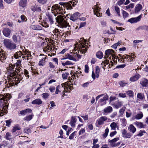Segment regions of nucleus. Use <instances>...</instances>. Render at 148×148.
<instances>
[{
  "label": "nucleus",
  "mask_w": 148,
  "mask_h": 148,
  "mask_svg": "<svg viewBox=\"0 0 148 148\" xmlns=\"http://www.w3.org/2000/svg\"><path fill=\"white\" fill-rule=\"evenodd\" d=\"M15 64H9L8 67L7 78L8 80V83L6 87L8 88L17 85L22 80L21 78L18 76V73L20 72L17 70H14Z\"/></svg>",
  "instance_id": "nucleus-1"
},
{
  "label": "nucleus",
  "mask_w": 148,
  "mask_h": 148,
  "mask_svg": "<svg viewBox=\"0 0 148 148\" xmlns=\"http://www.w3.org/2000/svg\"><path fill=\"white\" fill-rule=\"evenodd\" d=\"M11 97L8 93L0 94V113L3 115L8 112L9 101Z\"/></svg>",
  "instance_id": "nucleus-2"
},
{
  "label": "nucleus",
  "mask_w": 148,
  "mask_h": 148,
  "mask_svg": "<svg viewBox=\"0 0 148 148\" xmlns=\"http://www.w3.org/2000/svg\"><path fill=\"white\" fill-rule=\"evenodd\" d=\"M73 4L74 2L73 3L71 1L69 2L68 3L60 2L59 4L61 5V6L56 4L52 6V10L57 12V14H63L65 13L64 11L65 9L64 8L63 9L62 6H63L64 8H66L67 10L71 9L72 8L71 4L73 5Z\"/></svg>",
  "instance_id": "nucleus-3"
},
{
  "label": "nucleus",
  "mask_w": 148,
  "mask_h": 148,
  "mask_svg": "<svg viewBox=\"0 0 148 148\" xmlns=\"http://www.w3.org/2000/svg\"><path fill=\"white\" fill-rule=\"evenodd\" d=\"M86 42L84 38H81L79 42H76L75 45L74 51L77 50L78 53L81 54L85 53L87 51L88 47L86 45Z\"/></svg>",
  "instance_id": "nucleus-4"
},
{
  "label": "nucleus",
  "mask_w": 148,
  "mask_h": 148,
  "mask_svg": "<svg viewBox=\"0 0 148 148\" xmlns=\"http://www.w3.org/2000/svg\"><path fill=\"white\" fill-rule=\"evenodd\" d=\"M116 54L115 51L112 49H108L106 50L105 51V56L104 57L105 58H108L110 59V62L111 63V64H109V68L111 67L113 65V63L112 62L111 60V57H112V59L113 61L115 62L114 59H115L116 57L115 55Z\"/></svg>",
  "instance_id": "nucleus-5"
},
{
  "label": "nucleus",
  "mask_w": 148,
  "mask_h": 148,
  "mask_svg": "<svg viewBox=\"0 0 148 148\" xmlns=\"http://www.w3.org/2000/svg\"><path fill=\"white\" fill-rule=\"evenodd\" d=\"M57 22L58 23L59 26L62 28L69 27L70 25L67 21L64 20L63 16L61 15H58L56 18Z\"/></svg>",
  "instance_id": "nucleus-6"
},
{
  "label": "nucleus",
  "mask_w": 148,
  "mask_h": 148,
  "mask_svg": "<svg viewBox=\"0 0 148 148\" xmlns=\"http://www.w3.org/2000/svg\"><path fill=\"white\" fill-rule=\"evenodd\" d=\"M4 44L6 48L11 50L16 49V44L13 42L9 39H5L4 40Z\"/></svg>",
  "instance_id": "nucleus-7"
},
{
  "label": "nucleus",
  "mask_w": 148,
  "mask_h": 148,
  "mask_svg": "<svg viewBox=\"0 0 148 148\" xmlns=\"http://www.w3.org/2000/svg\"><path fill=\"white\" fill-rule=\"evenodd\" d=\"M40 60L39 61L38 64L40 66H43L46 64L47 61L48 57L47 56L41 54L40 56Z\"/></svg>",
  "instance_id": "nucleus-8"
},
{
  "label": "nucleus",
  "mask_w": 148,
  "mask_h": 148,
  "mask_svg": "<svg viewBox=\"0 0 148 148\" xmlns=\"http://www.w3.org/2000/svg\"><path fill=\"white\" fill-rule=\"evenodd\" d=\"M21 128L18 124H16L13 127L11 130V132L13 135L15 136L21 134V132L19 131Z\"/></svg>",
  "instance_id": "nucleus-9"
},
{
  "label": "nucleus",
  "mask_w": 148,
  "mask_h": 148,
  "mask_svg": "<svg viewBox=\"0 0 148 148\" xmlns=\"http://www.w3.org/2000/svg\"><path fill=\"white\" fill-rule=\"evenodd\" d=\"M23 56L22 58L25 60H28V54L27 53H26L25 54L22 53L21 51H19L16 53L14 55V58L16 59H18L19 58H21L22 56Z\"/></svg>",
  "instance_id": "nucleus-10"
},
{
  "label": "nucleus",
  "mask_w": 148,
  "mask_h": 148,
  "mask_svg": "<svg viewBox=\"0 0 148 148\" xmlns=\"http://www.w3.org/2000/svg\"><path fill=\"white\" fill-rule=\"evenodd\" d=\"M122 136L124 138H130L132 135L131 133L127 132L125 129L121 130Z\"/></svg>",
  "instance_id": "nucleus-11"
},
{
  "label": "nucleus",
  "mask_w": 148,
  "mask_h": 148,
  "mask_svg": "<svg viewBox=\"0 0 148 148\" xmlns=\"http://www.w3.org/2000/svg\"><path fill=\"white\" fill-rule=\"evenodd\" d=\"M100 71V70L99 67L98 66H96L95 67L96 76L94 72L93 71H92V77L94 79H95L96 77L97 78H98L99 77V75Z\"/></svg>",
  "instance_id": "nucleus-12"
},
{
  "label": "nucleus",
  "mask_w": 148,
  "mask_h": 148,
  "mask_svg": "<svg viewBox=\"0 0 148 148\" xmlns=\"http://www.w3.org/2000/svg\"><path fill=\"white\" fill-rule=\"evenodd\" d=\"M92 9L94 10V13L96 15L97 17L101 16V13L99 12L100 8L99 6L95 5L93 7Z\"/></svg>",
  "instance_id": "nucleus-13"
},
{
  "label": "nucleus",
  "mask_w": 148,
  "mask_h": 148,
  "mask_svg": "<svg viewBox=\"0 0 148 148\" xmlns=\"http://www.w3.org/2000/svg\"><path fill=\"white\" fill-rule=\"evenodd\" d=\"M141 17L142 14H140L137 17L131 18L129 19L127 21L131 23H136L140 21Z\"/></svg>",
  "instance_id": "nucleus-14"
},
{
  "label": "nucleus",
  "mask_w": 148,
  "mask_h": 148,
  "mask_svg": "<svg viewBox=\"0 0 148 148\" xmlns=\"http://www.w3.org/2000/svg\"><path fill=\"white\" fill-rule=\"evenodd\" d=\"M108 118L106 116H102L101 117L97 120V123L99 125H101L103 124L105 121L107 120Z\"/></svg>",
  "instance_id": "nucleus-15"
},
{
  "label": "nucleus",
  "mask_w": 148,
  "mask_h": 148,
  "mask_svg": "<svg viewBox=\"0 0 148 148\" xmlns=\"http://www.w3.org/2000/svg\"><path fill=\"white\" fill-rule=\"evenodd\" d=\"M12 39L13 41L16 44H19L21 41V38L18 34L16 33L12 36Z\"/></svg>",
  "instance_id": "nucleus-16"
},
{
  "label": "nucleus",
  "mask_w": 148,
  "mask_h": 148,
  "mask_svg": "<svg viewBox=\"0 0 148 148\" xmlns=\"http://www.w3.org/2000/svg\"><path fill=\"white\" fill-rule=\"evenodd\" d=\"M143 8V7L141 4L138 3L136 4L134 8V13L135 14H139Z\"/></svg>",
  "instance_id": "nucleus-17"
},
{
  "label": "nucleus",
  "mask_w": 148,
  "mask_h": 148,
  "mask_svg": "<svg viewBox=\"0 0 148 148\" xmlns=\"http://www.w3.org/2000/svg\"><path fill=\"white\" fill-rule=\"evenodd\" d=\"M80 14L78 12H76L74 14H71L70 17V19L73 21L77 20L80 16Z\"/></svg>",
  "instance_id": "nucleus-18"
},
{
  "label": "nucleus",
  "mask_w": 148,
  "mask_h": 148,
  "mask_svg": "<svg viewBox=\"0 0 148 148\" xmlns=\"http://www.w3.org/2000/svg\"><path fill=\"white\" fill-rule=\"evenodd\" d=\"M28 66H30V69L31 72L32 73V75H35L36 74L37 72L36 71V68L34 66V63H32L30 62H28Z\"/></svg>",
  "instance_id": "nucleus-19"
},
{
  "label": "nucleus",
  "mask_w": 148,
  "mask_h": 148,
  "mask_svg": "<svg viewBox=\"0 0 148 148\" xmlns=\"http://www.w3.org/2000/svg\"><path fill=\"white\" fill-rule=\"evenodd\" d=\"M134 124L136 127L140 129L145 128L147 126L146 125L143 124V123L138 121L135 122Z\"/></svg>",
  "instance_id": "nucleus-20"
},
{
  "label": "nucleus",
  "mask_w": 148,
  "mask_h": 148,
  "mask_svg": "<svg viewBox=\"0 0 148 148\" xmlns=\"http://www.w3.org/2000/svg\"><path fill=\"white\" fill-rule=\"evenodd\" d=\"M113 109L111 106H108L103 109V114L106 115L109 113H110L112 111Z\"/></svg>",
  "instance_id": "nucleus-21"
},
{
  "label": "nucleus",
  "mask_w": 148,
  "mask_h": 148,
  "mask_svg": "<svg viewBox=\"0 0 148 148\" xmlns=\"http://www.w3.org/2000/svg\"><path fill=\"white\" fill-rule=\"evenodd\" d=\"M77 121V119L75 116H72L71 117L70 124L71 126L73 127H74L75 126V123Z\"/></svg>",
  "instance_id": "nucleus-22"
},
{
  "label": "nucleus",
  "mask_w": 148,
  "mask_h": 148,
  "mask_svg": "<svg viewBox=\"0 0 148 148\" xmlns=\"http://www.w3.org/2000/svg\"><path fill=\"white\" fill-rule=\"evenodd\" d=\"M2 32L5 36L8 37L10 34L11 30L9 28H6L3 29Z\"/></svg>",
  "instance_id": "nucleus-23"
},
{
  "label": "nucleus",
  "mask_w": 148,
  "mask_h": 148,
  "mask_svg": "<svg viewBox=\"0 0 148 148\" xmlns=\"http://www.w3.org/2000/svg\"><path fill=\"white\" fill-rule=\"evenodd\" d=\"M63 90V86L62 84L61 85H58L56 87L55 94H58L59 92H61L62 90L63 92L64 91Z\"/></svg>",
  "instance_id": "nucleus-24"
},
{
  "label": "nucleus",
  "mask_w": 148,
  "mask_h": 148,
  "mask_svg": "<svg viewBox=\"0 0 148 148\" xmlns=\"http://www.w3.org/2000/svg\"><path fill=\"white\" fill-rule=\"evenodd\" d=\"M62 84L63 86L64 90L66 92L69 91L71 90V86H70L69 85H68L67 83L65 82V83H63Z\"/></svg>",
  "instance_id": "nucleus-25"
},
{
  "label": "nucleus",
  "mask_w": 148,
  "mask_h": 148,
  "mask_svg": "<svg viewBox=\"0 0 148 148\" xmlns=\"http://www.w3.org/2000/svg\"><path fill=\"white\" fill-rule=\"evenodd\" d=\"M108 99V96L107 95H105L103 98L100 100L99 103L101 106H103L106 103V101Z\"/></svg>",
  "instance_id": "nucleus-26"
},
{
  "label": "nucleus",
  "mask_w": 148,
  "mask_h": 148,
  "mask_svg": "<svg viewBox=\"0 0 148 148\" xmlns=\"http://www.w3.org/2000/svg\"><path fill=\"white\" fill-rule=\"evenodd\" d=\"M128 130L131 133L134 134L136 131V129L132 125H130L128 127Z\"/></svg>",
  "instance_id": "nucleus-27"
},
{
  "label": "nucleus",
  "mask_w": 148,
  "mask_h": 148,
  "mask_svg": "<svg viewBox=\"0 0 148 148\" xmlns=\"http://www.w3.org/2000/svg\"><path fill=\"white\" fill-rule=\"evenodd\" d=\"M21 60H17V62L14 64H15L16 66V69L17 70V71L20 72L21 68L19 67L21 66Z\"/></svg>",
  "instance_id": "nucleus-28"
},
{
  "label": "nucleus",
  "mask_w": 148,
  "mask_h": 148,
  "mask_svg": "<svg viewBox=\"0 0 148 148\" xmlns=\"http://www.w3.org/2000/svg\"><path fill=\"white\" fill-rule=\"evenodd\" d=\"M119 138H114L112 140H110L108 141L111 145L112 147H116V145H115V143L119 140Z\"/></svg>",
  "instance_id": "nucleus-29"
},
{
  "label": "nucleus",
  "mask_w": 148,
  "mask_h": 148,
  "mask_svg": "<svg viewBox=\"0 0 148 148\" xmlns=\"http://www.w3.org/2000/svg\"><path fill=\"white\" fill-rule=\"evenodd\" d=\"M140 84L143 87H146L148 84V80L146 79H144L142 80Z\"/></svg>",
  "instance_id": "nucleus-30"
},
{
  "label": "nucleus",
  "mask_w": 148,
  "mask_h": 148,
  "mask_svg": "<svg viewBox=\"0 0 148 148\" xmlns=\"http://www.w3.org/2000/svg\"><path fill=\"white\" fill-rule=\"evenodd\" d=\"M140 76V75L139 74H136L130 78V81L132 82L136 81L139 78Z\"/></svg>",
  "instance_id": "nucleus-31"
},
{
  "label": "nucleus",
  "mask_w": 148,
  "mask_h": 148,
  "mask_svg": "<svg viewBox=\"0 0 148 148\" xmlns=\"http://www.w3.org/2000/svg\"><path fill=\"white\" fill-rule=\"evenodd\" d=\"M59 30L57 29H55L53 31V33L54 35L52 34L51 35V37L53 39H56L57 38V35H58V33Z\"/></svg>",
  "instance_id": "nucleus-32"
},
{
  "label": "nucleus",
  "mask_w": 148,
  "mask_h": 148,
  "mask_svg": "<svg viewBox=\"0 0 148 148\" xmlns=\"http://www.w3.org/2000/svg\"><path fill=\"white\" fill-rule=\"evenodd\" d=\"M123 105V102L122 101H118L116 103H114L113 105L114 106V108L118 109L121 107Z\"/></svg>",
  "instance_id": "nucleus-33"
},
{
  "label": "nucleus",
  "mask_w": 148,
  "mask_h": 148,
  "mask_svg": "<svg viewBox=\"0 0 148 148\" xmlns=\"http://www.w3.org/2000/svg\"><path fill=\"white\" fill-rule=\"evenodd\" d=\"M30 28L36 30H40L42 29V27L38 25H32L30 26Z\"/></svg>",
  "instance_id": "nucleus-34"
},
{
  "label": "nucleus",
  "mask_w": 148,
  "mask_h": 148,
  "mask_svg": "<svg viewBox=\"0 0 148 148\" xmlns=\"http://www.w3.org/2000/svg\"><path fill=\"white\" fill-rule=\"evenodd\" d=\"M6 57L5 54L4 53H0V61L2 62H4V60L6 59Z\"/></svg>",
  "instance_id": "nucleus-35"
},
{
  "label": "nucleus",
  "mask_w": 148,
  "mask_h": 148,
  "mask_svg": "<svg viewBox=\"0 0 148 148\" xmlns=\"http://www.w3.org/2000/svg\"><path fill=\"white\" fill-rule=\"evenodd\" d=\"M110 127H111V130H115L116 128L118 129L119 128V126L117 125V124L114 122L111 123L110 125Z\"/></svg>",
  "instance_id": "nucleus-36"
},
{
  "label": "nucleus",
  "mask_w": 148,
  "mask_h": 148,
  "mask_svg": "<svg viewBox=\"0 0 148 148\" xmlns=\"http://www.w3.org/2000/svg\"><path fill=\"white\" fill-rule=\"evenodd\" d=\"M27 0H21L19 2V4L20 6L24 8L26 5Z\"/></svg>",
  "instance_id": "nucleus-37"
},
{
  "label": "nucleus",
  "mask_w": 148,
  "mask_h": 148,
  "mask_svg": "<svg viewBox=\"0 0 148 148\" xmlns=\"http://www.w3.org/2000/svg\"><path fill=\"white\" fill-rule=\"evenodd\" d=\"M73 58H74V61H76L78 60V59H80L81 58V56L77 53V52L74 53L73 55Z\"/></svg>",
  "instance_id": "nucleus-38"
},
{
  "label": "nucleus",
  "mask_w": 148,
  "mask_h": 148,
  "mask_svg": "<svg viewBox=\"0 0 148 148\" xmlns=\"http://www.w3.org/2000/svg\"><path fill=\"white\" fill-rule=\"evenodd\" d=\"M42 101L40 99H37L33 100L32 103V104H35L37 105H40L42 103Z\"/></svg>",
  "instance_id": "nucleus-39"
},
{
  "label": "nucleus",
  "mask_w": 148,
  "mask_h": 148,
  "mask_svg": "<svg viewBox=\"0 0 148 148\" xmlns=\"http://www.w3.org/2000/svg\"><path fill=\"white\" fill-rule=\"evenodd\" d=\"M123 58L125 60H126L125 62H131L133 60V59L131 57V56L129 55H126L124 56Z\"/></svg>",
  "instance_id": "nucleus-40"
},
{
  "label": "nucleus",
  "mask_w": 148,
  "mask_h": 148,
  "mask_svg": "<svg viewBox=\"0 0 148 148\" xmlns=\"http://www.w3.org/2000/svg\"><path fill=\"white\" fill-rule=\"evenodd\" d=\"M143 115L141 112H140L139 113L137 114L135 116V118L136 119H140L143 117Z\"/></svg>",
  "instance_id": "nucleus-41"
},
{
  "label": "nucleus",
  "mask_w": 148,
  "mask_h": 148,
  "mask_svg": "<svg viewBox=\"0 0 148 148\" xmlns=\"http://www.w3.org/2000/svg\"><path fill=\"white\" fill-rule=\"evenodd\" d=\"M34 116V114L32 113V110L30 109H28V121L31 120Z\"/></svg>",
  "instance_id": "nucleus-42"
},
{
  "label": "nucleus",
  "mask_w": 148,
  "mask_h": 148,
  "mask_svg": "<svg viewBox=\"0 0 148 148\" xmlns=\"http://www.w3.org/2000/svg\"><path fill=\"white\" fill-rule=\"evenodd\" d=\"M110 62L109 61V60L106 59L102 62L103 63L101 64V67H102V68L105 70V67L106 66V65L109 64Z\"/></svg>",
  "instance_id": "nucleus-43"
},
{
  "label": "nucleus",
  "mask_w": 148,
  "mask_h": 148,
  "mask_svg": "<svg viewBox=\"0 0 148 148\" xmlns=\"http://www.w3.org/2000/svg\"><path fill=\"white\" fill-rule=\"evenodd\" d=\"M126 92L127 95L130 97L133 98L134 96V93L133 91L131 90H129L126 91Z\"/></svg>",
  "instance_id": "nucleus-44"
},
{
  "label": "nucleus",
  "mask_w": 148,
  "mask_h": 148,
  "mask_svg": "<svg viewBox=\"0 0 148 148\" xmlns=\"http://www.w3.org/2000/svg\"><path fill=\"white\" fill-rule=\"evenodd\" d=\"M137 98L140 100H143L145 98L144 94L138 93L137 95Z\"/></svg>",
  "instance_id": "nucleus-45"
},
{
  "label": "nucleus",
  "mask_w": 148,
  "mask_h": 148,
  "mask_svg": "<svg viewBox=\"0 0 148 148\" xmlns=\"http://www.w3.org/2000/svg\"><path fill=\"white\" fill-rule=\"evenodd\" d=\"M96 56L99 59H101L103 56V54L101 52L98 51L96 53Z\"/></svg>",
  "instance_id": "nucleus-46"
},
{
  "label": "nucleus",
  "mask_w": 148,
  "mask_h": 148,
  "mask_svg": "<svg viewBox=\"0 0 148 148\" xmlns=\"http://www.w3.org/2000/svg\"><path fill=\"white\" fill-rule=\"evenodd\" d=\"M26 98L23 100H22L20 101V103L21 105L25 104V103L28 102V96L26 95L25 96Z\"/></svg>",
  "instance_id": "nucleus-47"
},
{
  "label": "nucleus",
  "mask_w": 148,
  "mask_h": 148,
  "mask_svg": "<svg viewBox=\"0 0 148 148\" xmlns=\"http://www.w3.org/2000/svg\"><path fill=\"white\" fill-rule=\"evenodd\" d=\"M70 75L69 73H65L62 74V76L63 78L64 79H67L69 78Z\"/></svg>",
  "instance_id": "nucleus-48"
},
{
  "label": "nucleus",
  "mask_w": 148,
  "mask_h": 148,
  "mask_svg": "<svg viewBox=\"0 0 148 148\" xmlns=\"http://www.w3.org/2000/svg\"><path fill=\"white\" fill-rule=\"evenodd\" d=\"M66 58L65 59H68L74 61V58H73V56L70 55L69 53H67L65 56Z\"/></svg>",
  "instance_id": "nucleus-49"
},
{
  "label": "nucleus",
  "mask_w": 148,
  "mask_h": 148,
  "mask_svg": "<svg viewBox=\"0 0 148 148\" xmlns=\"http://www.w3.org/2000/svg\"><path fill=\"white\" fill-rule=\"evenodd\" d=\"M114 9L118 15L120 16V10L118 6H115Z\"/></svg>",
  "instance_id": "nucleus-50"
},
{
  "label": "nucleus",
  "mask_w": 148,
  "mask_h": 148,
  "mask_svg": "<svg viewBox=\"0 0 148 148\" xmlns=\"http://www.w3.org/2000/svg\"><path fill=\"white\" fill-rule=\"evenodd\" d=\"M25 94L24 93L21 92L18 95V99H23L25 98V97H24Z\"/></svg>",
  "instance_id": "nucleus-51"
},
{
  "label": "nucleus",
  "mask_w": 148,
  "mask_h": 148,
  "mask_svg": "<svg viewBox=\"0 0 148 148\" xmlns=\"http://www.w3.org/2000/svg\"><path fill=\"white\" fill-rule=\"evenodd\" d=\"M11 135L9 132H7L5 136V139L8 140H10L11 139Z\"/></svg>",
  "instance_id": "nucleus-52"
},
{
  "label": "nucleus",
  "mask_w": 148,
  "mask_h": 148,
  "mask_svg": "<svg viewBox=\"0 0 148 148\" xmlns=\"http://www.w3.org/2000/svg\"><path fill=\"white\" fill-rule=\"evenodd\" d=\"M122 14L123 15V17L125 19V18L128 17L129 14L126 12L125 11L123 10L122 12Z\"/></svg>",
  "instance_id": "nucleus-53"
},
{
  "label": "nucleus",
  "mask_w": 148,
  "mask_h": 148,
  "mask_svg": "<svg viewBox=\"0 0 148 148\" xmlns=\"http://www.w3.org/2000/svg\"><path fill=\"white\" fill-rule=\"evenodd\" d=\"M47 16L48 17V18L50 22V24H53V23L54 21L53 19L52 16L49 14H48Z\"/></svg>",
  "instance_id": "nucleus-54"
},
{
  "label": "nucleus",
  "mask_w": 148,
  "mask_h": 148,
  "mask_svg": "<svg viewBox=\"0 0 148 148\" xmlns=\"http://www.w3.org/2000/svg\"><path fill=\"white\" fill-rule=\"evenodd\" d=\"M109 131V129L108 128H107L105 130V133L103 134V136L104 138H106L107 136Z\"/></svg>",
  "instance_id": "nucleus-55"
},
{
  "label": "nucleus",
  "mask_w": 148,
  "mask_h": 148,
  "mask_svg": "<svg viewBox=\"0 0 148 148\" xmlns=\"http://www.w3.org/2000/svg\"><path fill=\"white\" fill-rule=\"evenodd\" d=\"M121 43V41H119L118 42L115 43L114 45H112V47L113 49H116V48Z\"/></svg>",
  "instance_id": "nucleus-56"
},
{
  "label": "nucleus",
  "mask_w": 148,
  "mask_h": 148,
  "mask_svg": "<svg viewBox=\"0 0 148 148\" xmlns=\"http://www.w3.org/2000/svg\"><path fill=\"white\" fill-rule=\"evenodd\" d=\"M140 29H141L142 30H145L146 31H148V26L146 25L141 26L139 27Z\"/></svg>",
  "instance_id": "nucleus-57"
},
{
  "label": "nucleus",
  "mask_w": 148,
  "mask_h": 148,
  "mask_svg": "<svg viewBox=\"0 0 148 148\" xmlns=\"http://www.w3.org/2000/svg\"><path fill=\"white\" fill-rule=\"evenodd\" d=\"M28 112V109L22 110L20 112V114L22 115H24Z\"/></svg>",
  "instance_id": "nucleus-58"
},
{
  "label": "nucleus",
  "mask_w": 148,
  "mask_h": 148,
  "mask_svg": "<svg viewBox=\"0 0 148 148\" xmlns=\"http://www.w3.org/2000/svg\"><path fill=\"white\" fill-rule=\"evenodd\" d=\"M12 122V120L11 119L9 120L6 121L5 122L6 123V126L8 127H9L11 123Z\"/></svg>",
  "instance_id": "nucleus-59"
},
{
  "label": "nucleus",
  "mask_w": 148,
  "mask_h": 148,
  "mask_svg": "<svg viewBox=\"0 0 148 148\" xmlns=\"http://www.w3.org/2000/svg\"><path fill=\"white\" fill-rule=\"evenodd\" d=\"M146 133L145 131L144 130H140L137 136H141L143 135V134Z\"/></svg>",
  "instance_id": "nucleus-60"
},
{
  "label": "nucleus",
  "mask_w": 148,
  "mask_h": 148,
  "mask_svg": "<svg viewBox=\"0 0 148 148\" xmlns=\"http://www.w3.org/2000/svg\"><path fill=\"white\" fill-rule=\"evenodd\" d=\"M7 145V142L5 140L3 141L0 144V145L1 146L5 147Z\"/></svg>",
  "instance_id": "nucleus-61"
},
{
  "label": "nucleus",
  "mask_w": 148,
  "mask_h": 148,
  "mask_svg": "<svg viewBox=\"0 0 148 148\" xmlns=\"http://www.w3.org/2000/svg\"><path fill=\"white\" fill-rule=\"evenodd\" d=\"M50 103L51 104V107L49 108V109L51 110L52 109V108L55 106L56 105L55 104V103L54 101H51L50 102Z\"/></svg>",
  "instance_id": "nucleus-62"
},
{
  "label": "nucleus",
  "mask_w": 148,
  "mask_h": 148,
  "mask_svg": "<svg viewBox=\"0 0 148 148\" xmlns=\"http://www.w3.org/2000/svg\"><path fill=\"white\" fill-rule=\"evenodd\" d=\"M119 84L121 86L123 87L126 85L127 83H125L124 81H123L119 82Z\"/></svg>",
  "instance_id": "nucleus-63"
},
{
  "label": "nucleus",
  "mask_w": 148,
  "mask_h": 148,
  "mask_svg": "<svg viewBox=\"0 0 148 148\" xmlns=\"http://www.w3.org/2000/svg\"><path fill=\"white\" fill-rule=\"evenodd\" d=\"M55 90V87L53 86H51L49 88V90L51 92H53Z\"/></svg>",
  "instance_id": "nucleus-64"
}]
</instances>
